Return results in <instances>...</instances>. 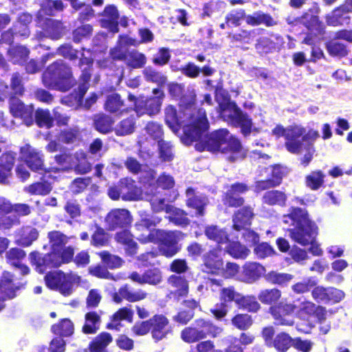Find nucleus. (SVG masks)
Here are the masks:
<instances>
[{
	"label": "nucleus",
	"instance_id": "1",
	"mask_svg": "<svg viewBox=\"0 0 352 352\" xmlns=\"http://www.w3.org/2000/svg\"><path fill=\"white\" fill-rule=\"evenodd\" d=\"M165 122L174 133L182 126V142L186 145L196 142L195 148L199 151H220L230 154L228 160L231 162L242 159L245 155L240 141L226 129L217 130L208 135H204L209 128V123L204 109L192 111L191 107H188L178 114L176 109L169 105L165 109Z\"/></svg>",
	"mask_w": 352,
	"mask_h": 352
},
{
	"label": "nucleus",
	"instance_id": "2",
	"mask_svg": "<svg viewBox=\"0 0 352 352\" xmlns=\"http://www.w3.org/2000/svg\"><path fill=\"white\" fill-rule=\"evenodd\" d=\"M140 217V221L135 224L137 239L142 243L160 242V252L166 257L176 254L179 250L177 243L184 236L182 233L153 229L161 219L148 214H141Z\"/></svg>",
	"mask_w": 352,
	"mask_h": 352
},
{
	"label": "nucleus",
	"instance_id": "3",
	"mask_svg": "<svg viewBox=\"0 0 352 352\" xmlns=\"http://www.w3.org/2000/svg\"><path fill=\"white\" fill-rule=\"evenodd\" d=\"M284 223H292L295 226L288 230L289 235L295 242L302 245H311L309 249L314 256H321L322 250L319 245L314 242L317 234V227L316 224L310 221L306 210L301 208H293L291 212L283 217Z\"/></svg>",
	"mask_w": 352,
	"mask_h": 352
},
{
	"label": "nucleus",
	"instance_id": "4",
	"mask_svg": "<svg viewBox=\"0 0 352 352\" xmlns=\"http://www.w3.org/2000/svg\"><path fill=\"white\" fill-rule=\"evenodd\" d=\"M216 100L219 104L221 118L230 124L239 126L243 135H249L252 128V119L238 108L235 102L230 101L229 98L220 92L217 94Z\"/></svg>",
	"mask_w": 352,
	"mask_h": 352
},
{
	"label": "nucleus",
	"instance_id": "5",
	"mask_svg": "<svg viewBox=\"0 0 352 352\" xmlns=\"http://www.w3.org/2000/svg\"><path fill=\"white\" fill-rule=\"evenodd\" d=\"M45 87L66 91L74 84L71 69L63 60H57L50 65L44 72L42 77Z\"/></svg>",
	"mask_w": 352,
	"mask_h": 352
},
{
	"label": "nucleus",
	"instance_id": "6",
	"mask_svg": "<svg viewBox=\"0 0 352 352\" xmlns=\"http://www.w3.org/2000/svg\"><path fill=\"white\" fill-rule=\"evenodd\" d=\"M146 175L140 177V182L144 184V188L138 187L135 182L131 179L125 178L120 180L122 186V199L126 201L145 199L149 195V190L152 186L155 177V172L150 170L146 172Z\"/></svg>",
	"mask_w": 352,
	"mask_h": 352
},
{
	"label": "nucleus",
	"instance_id": "7",
	"mask_svg": "<svg viewBox=\"0 0 352 352\" xmlns=\"http://www.w3.org/2000/svg\"><path fill=\"white\" fill-rule=\"evenodd\" d=\"M45 280L49 288L67 296L72 294L74 287L80 283V278L74 273L65 274L61 271H55L47 274Z\"/></svg>",
	"mask_w": 352,
	"mask_h": 352
},
{
	"label": "nucleus",
	"instance_id": "8",
	"mask_svg": "<svg viewBox=\"0 0 352 352\" xmlns=\"http://www.w3.org/2000/svg\"><path fill=\"white\" fill-rule=\"evenodd\" d=\"M221 331V328L208 321L199 320L194 326L185 328L182 331L181 337L184 342L192 343L204 339L207 336L216 337Z\"/></svg>",
	"mask_w": 352,
	"mask_h": 352
},
{
	"label": "nucleus",
	"instance_id": "9",
	"mask_svg": "<svg viewBox=\"0 0 352 352\" xmlns=\"http://www.w3.org/2000/svg\"><path fill=\"white\" fill-rule=\"evenodd\" d=\"M94 58L89 50L84 52L80 60V67L82 69V75L80 80L82 82L78 86L77 93L73 94L72 97L74 98V103L80 106L82 102V98L88 89V82L90 78V66L92 65Z\"/></svg>",
	"mask_w": 352,
	"mask_h": 352
},
{
	"label": "nucleus",
	"instance_id": "10",
	"mask_svg": "<svg viewBox=\"0 0 352 352\" xmlns=\"http://www.w3.org/2000/svg\"><path fill=\"white\" fill-rule=\"evenodd\" d=\"M305 133V129L300 126H289L285 129L281 125H276L272 130V135L276 138L284 136L285 138V146L289 152H296L298 146L296 140Z\"/></svg>",
	"mask_w": 352,
	"mask_h": 352
},
{
	"label": "nucleus",
	"instance_id": "11",
	"mask_svg": "<svg viewBox=\"0 0 352 352\" xmlns=\"http://www.w3.org/2000/svg\"><path fill=\"white\" fill-rule=\"evenodd\" d=\"M241 299V294L232 287H225L221 290L220 300L221 303L211 309V312L217 319H220L226 316L230 308V303L234 302L237 305Z\"/></svg>",
	"mask_w": 352,
	"mask_h": 352
},
{
	"label": "nucleus",
	"instance_id": "12",
	"mask_svg": "<svg viewBox=\"0 0 352 352\" xmlns=\"http://www.w3.org/2000/svg\"><path fill=\"white\" fill-rule=\"evenodd\" d=\"M295 310L296 306L294 305L283 301L270 308V312L275 320V324L283 326L294 325V318L292 314Z\"/></svg>",
	"mask_w": 352,
	"mask_h": 352
},
{
	"label": "nucleus",
	"instance_id": "13",
	"mask_svg": "<svg viewBox=\"0 0 352 352\" xmlns=\"http://www.w3.org/2000/svg\"><path fill=\"white\" fill-rule=\"evenodd\" d=\"M312 298L318 302L333 303L340 302L344 297V293L334 287L317 286L311 292Z\"/></svg>",
	"mask_w": 352,
	"mask_h": 352
},
{
	"label": "nucleus",
	"instance_id": "14",
	"mask_svg": "<svg viewBox=\"0 0 352 352\" xmlns=\"http://www.w3.org/2000/svg\"><path fill=\"white\" fill-rule=\"evenodd\" d=\"M30 263L35 267V270L40 274L44 273L47 268L59 267V261L54 258V254L49 253L43 255L38 252L30 254Z\"/></svg>",
	"mask_w": 352,
	"mask_h": 352
},
{
	"label": "nucleus",
	"instance_id": "15",
	"mask_svg": "<svg viewBox=\"0 0 352 352\" xmlns=\"http://www.w3.org/2000/svg\"><path fill=\"white\" fill-rule=\"evenodd\" d=\"M19 288V286L14 283L10 273H3L0 278V311L4 309L6 300L16 296V292Z\"/></svg>",
	"mask_w": 352,
	"mask_h": 352
},
{
	"label": "nucleus",
	"instance_id": "16",
	"mask_svg": "<svg viewBox=\"0 0 352 352\" xmlns=\"http://www.w3.org/2000/svg\"><path fill=\"white\" fill-rule=\"evenodd\" d=\"M21 158L28 166L34 171L43 169V155L36 148L26 144L21 148Z\"/></svg>",
	"mask_w": 352,
	"mask_h": 352
},
{
	"label": "nucleus",
	"instance_id": "17",
	"mask_svg": "<svg viewBox=\"0 0 352 352\" xmlns=\"http://www.w3.org/2000/svg\"><path fill=\"white\" fill-rule=\"evenodd\" d=\"M130 212L126 209H113L105 218L106 223L111 230L123 228L131 223Z\"/></svg>",
	"mask_w": 352,
	"mask_h": 352
},
{
	"label": "nucleus",
	"instance_id": "18",
	"mask_svg": "<svg viewBox=\"0 0 352 352\" xmlns=\"http://www.w3.org/2000/svg\"><path fill=\"white\" fill-rule=\"evenodd\" d=\"M265 272V268L262 265L256 262H248L243 266L237 280L252 283L258 280Z\"/></svg>",
	"mask_w": 352,
	"mask_h": 352
},
{
	"label": "nucleus",
	"instance_id": "19",
	"mask_svg": "<svg viewBox=\"0 0 352 352\" xmlns=\"http://www.w3.org/2000/svg\"><path fill=\"white\" fill-rule=\"evenodd\" d=\"M10 109L11 113L14 117H19L23 119L27 126L32 124L34 110L32 106H25L17 98H12L10 101Z\"/></svg>",
	"mask_w": 352,
	"mask_h": 352
},
{
	"label": "nucleus",
	"instance_id": "20",
	"mask_svg": "<svg viewBox=\"0 0 352 352\" xmlns=\"http://www.w3.org/2000/svg\"><path fill=\"white\" fill-rule=\"evenodd\" d=\"M221 250L210 252L204 258L203 270L207 273L221 274L223 272V261L221 256Z\"/></svg>",
	"mask_w": 352,
	"mask_h": 352
},
{
	"label": "nucleus",
	"instance_id": "21",
	"mask_svg": "<svg viewBox=\"0 0 352 352\" xmlns=\"http://www.w3.org/2000/svg\"><path fill=\"white\" fill-rule=\"evenodd\" d=\"M39 25L43 30V34L54 40L60 38L64 34V28L60 21L52 19H39Z\"/></svg>",
	"mask_w": 352,
	"mask_h": 352
},
{
	"label": "nucleus",
	"instance_id": "22",
	"mask_svg": "<svg viewBox=\"0 0 352 352\" xmlns=\"http://www.w3.org/2000/svg\"><path fill=\"white\" fill-rule=\"evenodd\" d=\"M118 11L115 6H107L103 12V18L100 21L101 26L104 28L108 29L113 33L118 32Z\"/></svg>",
	"mask_w": 352,
	"mask_h": 352
},
{
	"label": "nucleus",
	"instance_id": "23",
	"mask_svg": "<svg viewBox=\"0 0 352 352\" xmlns=\"http://www.w3.org/2000/svg\"><path fill=\"white\" fill-rule=\"evenodd\" d=\"M248 190V188L243 184H233L226 193L223 199L224 204L230 207L240 206L243 204V199L240 195Z\"/></svg>",
	"mask_w": 352,
	"mask_h": 352
},
{
	"label": "nucleus",
	"instance_id": "24",
	"mask_svg": "<svg viewBox=\"0 0 352 352\" xmlns=\"http://www.w3.org/2000/svg\"><path fill=\"white\" fill-rule=\"evenodd\" d=\"M254 213L250 207H244L239 210L233 217V228L239 232L251 224Z\"/></svg>",
	"mask_w": 352,
	"mask_h": 352
},
{
	"label": "nucleus",
	"instance_id": "25",
	"mask_svg": "<svg viewBox=\"0 0 352 352\" xmlns=\"http://www.w3.org/2000/svg\"><path fill=\"white\" fill-rule=\"evenodd\" d=\"M152 336L156 340L163 339L169 332L168 321L163 316H155L151 318Z\"/></svg>",
	"mask_w": 352,
	"mask_h": 352
},
{
	"label": "nucleus",
	"instance_id": "26",
	"mask_svg": "<svg viewBox=\"0 0 352 352\" xmlns=\"http://www.w3.org/2000/svg\"><path fill=\"white\" fill-rule=\"evenodd\" d=\"M187 205L190 208L195 209V215L202 216L204 214V208L208 204V199L203 196L195 195V190L192 188L186 190Z\"/></svg>",
	"mask_w": 352,
	"mask_h": 352
},
{
	"label": "nucleus",
	"instance_id": "27",
	"mask_svg": "<svg viewBox=\"0 0 352 352\" xmlns=\"http://www.w3.org/2000/svg\"><path fill=\"white\" fill-rule=\"evenodd\" d=\"M349 13V12L346 11V9H343L342 5L327 16V23L328 25L332 26L348 24L350 21V18L348 16Z\"/></svg>",
	"mask_w": 352,
	"mask_h": 352
},
{
	"label": "nucleus",
	"instance_id": "28",
	"mask_svg": "<svg viewBox=\"0 0 352 352\" xmlns=\"http://www.w3.org/2000/svg\"><path fill=\"white\" fill-rule=\"evenodd\" d=\"M205 234L207 237L217 242L220 246L225 245L230 239L227 232L217 226H210L206 228Z\"/></svg>",
	"mask_w": 352,
	"mask_h": 352
},
{
	"label": "nucleus",
	"instance_id": "29",
	"mask_svg": "<svg viewBox=\"0 0 352 352\" xmlns=\"http://www.w3.org/2000/svg\"><path fill=\"white\" fill-rule=\"evenodd\" d=\"M223 249L232 256L236 258H245L249 254L250 250L238 241L230 238Z\"/></svg>",
	"mask_w": 352,
	"mask_h": 352
},
{
	"label": "nucleus",
	"instance_id": "30",
	"mask_svg": "<svg viewBox=\"0 0 352 352\" xmlns=\"http://www.w3.org/2000/svg\"><path fill=\"white\" fill-rule=\"evenodd\" d=\"M14 162V156L11 153L3 155L0 164V183L6 184L11 175V170Z\"/></svg>",
	"mask_w": 352,
	"mask_h": 352
},
{
	"label": "nucleus",
	"instance_id": "31",
	"mask_svg": "<svg viewBox=\"0 0 352 352\" xmlns=\"http://www.w3.org/2000/svg\"><path fill=\"white\" fill-rule=\"evenodd\" d=\"M133 311L129 307H123L116 311L112 316L111 322L109 324V328L119 329L121 320H126L129 322H133Z\"/></svg>",
	"mask_w": 352,
	"mask_h": 352
},
{
	"label": "nucleus",
	"instance_id": "32",
	"mask_svg": "<svg viewBox=\"0 0 352 352\" xmlns=\"http://www.w3.org/2000/svg\"><path fill=\"white\" fill-rule=\"evenodd\" d=\"M154 97L146 100L147 115L152 116L159 113L164 98V93L160 89H154Z\"/></svg>",
	"mask_w": 352,
	"mask_h": 352
},
{
	"label": "nucleus",
	"instance_id": "33",
	"mask_svg": "<svg viewBox=\"0 0 352 352\" xmlns=\"http://www.w3.org/2000/svg\"><path fill=\"white\" fill-rule=\"evenodd\" d=\"M126 65L133 69L144 67L146 63V56L136 50L128 52L124 60Z\"/></svg>",
	"mask_w": 352,
	"mask_h": 352
},
{
	"label": "nucleus",
	"instance_id": "34",
	"mask_svg": "<svg viewBox=\"0 0 352 352\" xmlns=\"http://www.w3.org/2000/svg\"><path fill=\"white\" fill-rule=\"evenodd\" d=\"M296 306V316L300 319L308 321L314 316L316 311V304L311 301L302 300L294 305Z\"/></svg>",
	"mask_w": 352,
	"mask_h": 352
},
{
	"label": "nucleus",
	"instance_id": "35",
	"mask_svg": "<svg viewBox=\"0 0 352 352\" xmlns=\"http://www.w3.org/2000/svg\"><path fill=\"white\" fill-rule=\"evenodd\" d=\"M48 238L52 254L60 252L68 242V237L58 231L49 232Z\"/></svg>",
	"mask_w": 352,
	"mask_h": 352
},
{
	"label": "nucleus",
	"instance_id": "36",
	"mask_svg": "<svg viewBox=\"0 0 352 352\" xmlns=\"http://www.w3.org/2000/svg\"><path fill=\"white\" fill-rule=\"evenodd\" d=\"M63 9V3L60 1L43 0L41 4V8L38 12V20L45 19L43 14L52 16L56 12L61 11Z\"/></svg>",
	"mask_w": 352,
	"mask_h": 352
},
{
	"label": "nucleus",
	"instance_id": "37",
	"mask_svg": "<svg viewBox=\"0 0 352 352\" xmlns=\"http://www.w3.org/2000/svg\"><path fill=\"white\" fill-rule=\"evenodd\" d=\"M293 341L294 338L288 333L281 332L275 336L271 346L278 352H286L292 346H293Z\"/></svg>",
	"mask_w": 352,
	"mask_h": 352
},
{
	"label": "nucleus",
	"instance_id": "38",
	"mask_svg": "<svg viewBox=\"0 0 352 352\" xmlns=\"http://www.w3.org/2000/svg\"><path fill=\"white\" fill-rule=\"evenodd\" d=\"M38 236V232L36 228L29 226L25 227L21 230L19 237L16 240V242L20 245L28 247L33 241L37 239Z\"/></svg>",
	"mask_w": 352,
	"mask_h": 352
},
{
	"label": "nucleus",
	"instance_id": "39",
	"mask_svg": "<svg viewBox=\"0 0 352 352\" xmlns=\"http://www.w3.org/2000/svg\"><path fill=\"white\" fill-rule=\"evenodd\" d=\"M159 192H157V189L152 186L149 190V195H147L145 199L150 201L151 207L154 211H166V206H171L166 204L164 199L162 198L161 196H159Z\"/></svg>",
	"mask_w": 352,
	"mask_h": 352
},
{
	"label": "nucleus",
	"instance_id": "40",
	"mask_svg": "<svg viewBox=\"0 0 352 352\" xmlns=\"http://www.w3.org/2000/svg\"><path fill=\"white\" fill-rule=\"evenodd\" d=\"M111 341L112 338L109 333L104 332L99 334L90 343V352H102Z\"/></svg>",
	"mask_w": 352,
	"mask_h": 352
},
{
	"label": "nucleus",
	"instance_id": "41",
	"mask_svg": "<svg viewBox=\"0 0 352 352\" xmlns=\"http://www.w3.org/2000/svg\"><path fill=\"white\" fill-rule=\"evenodd\" d=\"M116 239L118 242L126 245V251L133 255L137 252V243L133 240L132 235L128 230L117 233Z\"/></svg>",
	"mask_w": 352,
	"mask_h": 352
},
{
	"label": "nucleus",
	"instance_id": "42",
	"mask_svg": "<svg viewBox=\"0 0 352 352\" xmlns=\"http://www.w3.org/2000/svg\"><path fill=\"white\" fill-rule=\"evenodd\" d=\"M168 284L175 288V294L178 296H184L188 292V285L186 280L178 275H171L168 280Z\"/></svg>",
	"mask_w": 352,
	"mask_h": 352
},
{
	"label": "nucleus",
	"instance_id": "43",
	"mask_svg": "<svg viewBox=\"0 0 352 352\" xmlns=\"http://www.w3.org/2000/svg\"><path fill=\"white\" fill-rule=\"evenodd\" d=\"M296 144L298 146V150L296 152H291L292 153L300 154L305 152L303 157L301 158V164L307 166L313 158L315 149L314 145L310 143H302L299 138L296 140Z\"/></svg>",
	"mask_w": 352,
	"mask_h": 352
},
{
	"label": "nucleus",
	"instance_id": "44",
	"mask_svg": "<svg viewBox=\"0 0 352 352\" xmlns=\"http://www.w3.org/2000/svg\"><path fill=\"white\" fill-rule=\"evenodd\" d=\"M100 323V316L94 311L85 315V323L82 327L85 333H94L99 329Z\"/></svg>",
	"mask_w": 352,
	"mask_h": 352
},
{
	"label": "nucleus",
	"instance_id": "45",
	"mask_svg": "<svg viewBox=\"0 0 352 352\" xmlns=\"http://www.w3.org/2000/svg\"><path fill=\"white\" fill-rule=\"evenodd\" d=\"M8 53L13 63L23 64L28 57L29 50L23 46H14L8 50Z\"/></svg>",
	"mask_w": 352,
	"mask_h": 352
},
{
	"label": "nucleus",
	"instance_id": "46",
	"mask_svg": "<svg viewBox=\"0 0 352 352\" xmlns=\"http://www.w3.org/2000/svg\"><path fill=\"white\" fill-rule=\"evenodd\" d=\"M124 107V101L118 94H111L107 98L104 103V109L106 111L111 113L117 112H122V109Z\"/></svg>",
	"mask_w": 352,
	"mask_h": 352
},
{
	"label": "nucleus",
	"instance_id": "47",
	"mask_svg": "<svg viewBox=\"0 0 352 352\" xmlns=\"http://www.w3.org/2000/svg\"><path fill=\"white\" fill-rule=\"evenodd\" d=\"M52 189L51 184L46 182H38L32 184L25 188V191L30 195H46L49 194Z\"/></svg>",
	"mask_w": 352,
	"mask_h": 352
},
{
	"label": "nucleus",
	"instance_id": "48",
	"mask_svg": "<svg viewBox=\"0 0 352 352\" xmlns=\"http://www.w3.org/2000/svg\"><path fill=\"white\" fill-rule=\"evenodd\" d=\"M114 121L111 117L99 114L94 117V125L97 131L100 133H107L111 131Z\"/></svg>",
	"mask_w": 352,
	"mask_h": 352
},
{
	"label": "nucleus",
	"instance_id": "49",
	"mask_svg": "<svg viewBox=\"0 0 352 352\" xmlns=\"http://www.w3.org/2000/svg\"><path fill=\"white\" fill-rule=\"evenodd\" d=\"M166 212L170 214L168 216L170 221H173L176 225L184 226L189 223V220L186 217V214L180 209L173 206H166Z\"/></svg>",
	"mask_w": 352,
	"mask_h": 352
},
{
	"label": "nucleus",
	"instance_id": "50",
	"mask_svg": "<svg viewBox=\"0 0 352 352\" xmlns=\"http://www.w3.org/2000/svg\"><path fill=\"white\" fill-rule=\"evenodd\" d=\"M325 175L321 170L311 172L305 177V184L311 190H318L324 183Z\"/></svg>",
	"mask_w": 352,
	"mask_h": 352
},
{
	"label": "nucleus",
	"instance_id": "51",
	"mask_svg": "<svg viewBox=\"0 0 352 352\" xmlns=\"http://www.w3.org/2000/svg\"><path fill=\"white\" fill-rule=\"evenodd\" d=\"M281 296V292L277 289L262 290L258 296V300L263 304L271 305L277 302Z\"/></svg>",
	"mask_w": 352,
	"mask_h": 352
},
{
	"label": "nucleus",
	"instance_id": "52",
	"mask_svg": "<svg viewBox=\"0 0 352 352\" xmlns=\"http://www.w3.org/2000/svg\"><path fill=\"white\" fill-rule=\"evenodd\" d=\"M135 122L133 117L122 120L116 126V133L118 135H126L133 133Z\"/></svg>",
	"mask_w": 352,
	"mask_h": 352
},
{
	"label": "nucleus",
	"instance_id": "53",
	"mask_svg": "<svg viewBox=\"0 0 352 352\" xmlns=\"http://www.w3.org/2000/svg\"><path fill=\"white\" fill-rule=\"evenodd\" d=\"M80 139V131L76 126L62 131L58 135V140L66 144H74Z\"/></svg>",
	"mask_w": 352,
	"mask_h": 352
},
{
	"label": "nucleus",
	"instance_id": "54",
	"mask_svg": "<svg viewBox=\"0 0 352 352\" xmlns=\"http://www.w3.org/2000/svg\"><path fill=\"white\" fill-rule=\"evenodd\" d=\"M89 271L91 275L100 278L111 279L113 280H119L124 278L122 274H118L113 276L105 267L100 265L90 267Z\"/></svg>",
	"mask_w": 352,
	"mask_h": 352
},
{
	"label": "nucleus",
	"instance_id": "55",
	"mask_svg": "<svg viewBox=\"0 0 352 352\" xmlns=\"http://www.w3.org/2000/svg\"><path fill=\"white\" fill-rule=\"evenodd\" d=\"M120 294L124 299L129 302H136L143 300L146 297V294L144 291H131L129 289L127 286L120 289Z\"/></svg>",
	"mask_w": 352,
	"mask_h": 352
},
{
	"label": "nucleus",
	"instance_id": "56",
	"mask_svg": "<svg viewBox=\"0 0 352 352\" xmlns=\"http://www.w3.org/2000/svg\"><path fill=\"white\" fill-rule=\"evenodd\" d=\"M53 332L61 336H69L74 332V324L71 320L63 319L59 324L52 326Z\"/></svg>",
	"mask_w": 352,
	"mask_h": 352
},
{
	"label": "nucleus",
	"instance_id": "57",
	"mask_svg": "<svg viewBox=\"0 0 352 352\" xmlns=\"http://www.w3.org/2000/svg\"><path fill=\"white\" fill-rule=\"evenodd\" d=\"M302 23L315 35L322 31L321 23L316 16L307 14L302 18Z\"/></svg>",
	"mask_w": 352,
	"mask_h": 352
},
{
	"label": "nucleus",
	"instance_id": "58",
	"mask_svg": "<svg viewBox=\"0 0 352 352\" xmlns=\"http://www.w3.org/2000/svg\"><path fill=\"white\" fill-rule=\"evenodd\" d=\"M35 118L37 124L41 127L49 129L53 125L54 118L48 110L38 109L36 111Z\"/></svg>",
	"mask_w": 352,
	"mask_h": 352
},
{
	"label": "nucleus",
	"instance_id": "59",
	"mask_svg": "<svg viewBox=\"0 0 352 352\" xmlns=\"http://www.w3.org/2000/svg\"><path fill=\"white\" fill-rule=\"evenodd\" d=\"M76 164L74 166L77 172L81 174H85L91 170V164L85 157V154L82 151L75 153Z\"/></svg>",
	"mask_w": 352,
	"mask_h": 352
},
{
	"label": "nucleus",
	"instance_id": "60",
	"mask_svg": "<svg viewBox=\"0 0 352 352\" xmlns=\"http://www.w3.org/2000/svg\"><path fill=\"white\" fill-rule=\"evenodd\" d=\"M99 255L107 266L111 269L118 268L123 264V261L118 256L109 254L106 251L99 253Z\"/></svg>",
	"mask_w": 352,
	"mask_h": 352
},
{
	"label": "nucleus",
	"instance_id": "61",
	"mask_svg": "<svg viewBox=\"0 0 352 352\" xmlns=\"http://www.w3.org/2000/svg\"><path fill=\"white\" fill-rule=\"evenodd\" d=\"M327 49L330 55L344 57L348 54L346 47L343 43L331 41L327 45Z\"/></svg>",
	"mask_w": 352,
	"mask_h": 352
},
{
	"label": "nucleus",
	"instance_id": "62",
	"mask_svg": "<svg viewBox=\"0 0 352 352\" xmlns=\"http://www.w3.org/2000/svg\"><path fill=\"white\" fill-rule=\"evenodd\" d=\"M143 74L147 81L155 82L159 85L164 84L166 81V78L163 74L156 72L151 67H146L143 71Z\"/></svg>",
	"mask_w": 352,
	"mask_h": 352
},
{
	"label": "nucleus",
	"instance_id": "63",
	"mask_svg": "<svg viewBox=\"0 0 352 352\" xmlns=\"http://www.w3.org/2000/svg\"><path fill=\"white\" fill-rule=\"evenodd\" d=\"M265 279L273 284L284 285L289 282L293 276L289 274L271 272L265 275Z\"/></svg>",
	"mask_w": 352,
	"mask_h": 352
},
{
	"label": "nucleus",
	"instance_id": "64",
	"mask_svg": "<svg viewBox=\"0 0 352 352\" xmlns=\"http://www.w3.org/2000/svg\"><path fill=\"white\" fill-rule=\"evenodd\" d=\"M285 199V195L278 190L268 191L263 196V201L270 205L283 204Z\"/></svg>",
	"mask_w": 352,
	"mask_h": 352
}]
</instances>
